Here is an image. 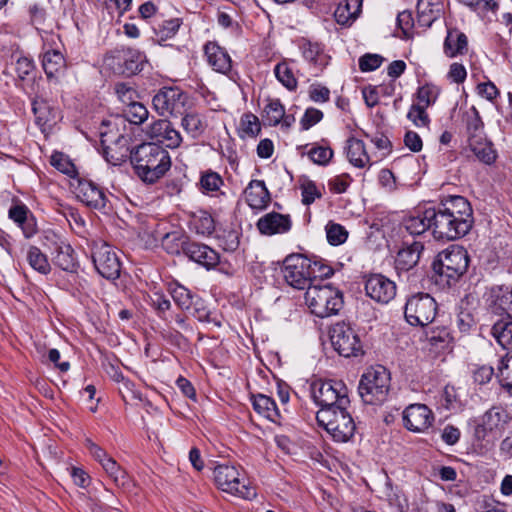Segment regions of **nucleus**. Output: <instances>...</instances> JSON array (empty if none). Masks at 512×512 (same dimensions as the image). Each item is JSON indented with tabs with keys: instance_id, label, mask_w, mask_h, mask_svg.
Returning a JSON list of instances; mask_svg holds the SVG:
<instances>
[{
	"instance_id": "f257e3e1",
	"label": "nucleus",
	"mask_w": 512,
	"mask_h": 512,
	"mask_svg": "<svg viewBox=\"0 0 512 512\" xmlns=\"http://www.w3.org/2000/svg\"><path fill=\"white\" fill-rule=\"evenodd\" d=\"M432 235L436 240L450 241L465 236L473 225L470 203L462 196H451L438 207L428 208Z\"/></svg>"
},
{
	"instance_id": "f03ea898",
	"label": "nucleus",
	"mask_w": 512,
	"mask_h": 512,
	"mask_svg": "<svg viewBox=\"0 0 512 512\" xmlns=\"http://www.w3.org/2000/svg\"><path fill=\"white\" fill-rule=\"evenodd\" d=\"M136 175L145 183L157 182L169 170V153L156 143H143L130 152Z\"/></svg>"
},
{
	"instance_id": "7ed1b4c3",
	"label": "nucleus",
	"mask_w": 512,
	"mask_h": 512,
	"mask_svg": "<svg viewBox=\"0 0 512 512\" xmlns=\"http://www.w3.org/2000/svg\"><path fill=\"white\" fill-rule=\"evenodd\" d=\"M162 246L170 254L183 252L190 260L210 269L220 261L218 252L209 246L188 241L178 232L166 233L162 238Z\"/></svg>"
},
{
	"instance_id": "20e7f679",
	"label": "nucleus",
	"mask_w": 512,
	"mask_h": 512,
	"mask_svg": "<svg viewBox=\"0 0 512 512\" xmlns=\"http://www.w3.org/2000/svg\"><path fill=\"white\" fill-rule=\"evenodd\" d=\"M305 302L311 313L320 318L337 315L344 303L342 292L322 280L308 286Z\"/></svg>"
},
{
	"instance_id": "39448f33",
	"label": "nucleus",
	"mask_w": 512,
	"mask_h": 512,
	"mask_svg": "<svg viewBox=\"0 0 512 512\" xmlns=\"http://www.w3.org/2000/svg\"><path fill=\"white\" fill-rule=\"evenodd\" d=\"M390 373L381 365L368 368L361 376L358 391L365 404L379 405L387 400L390 391Z\"/></svg>"
},
{
	"instance_id": "423d86ee",
	"label": "nucleus",
	"mask_w": 512,
	"mask_h": 512,
	"mask_svg": "<svg viewBox=\"0 0 512 512\" xmlns=\"http://www.w3.org/2000/svg\"><path fill=\"white\" fill-rule=\"evenodd\" d=\"M469 255L465 248L451 245L440 252L433 263L434 272L447 285L455 283L468 269Z\"/></svg>"
},
{
	"instance_id": "0eeeda50",
	"label": "nucleus",
	"mask_w": 512,
	"mask_h": 512,
	"mask_svg": "<svg viewBox=\"0 0 512 512\" xmlns=\"http://www.w3.org/2000/svg\"><path fill=\"white\" fill-rule=\"evenodd\" d=\"M349 405H342L335 409H320L316 419L336 442L349 441L356 430L355 422L348 411Z\"/></svg>"
},
{
	"instance_id": "6e6552de",
	"label": "nucleus",
	"mask_w": 512,
	"mask_h": 512,
	"mask_svg": "<svg viewBox=\"0 0 512 512\" xmlns=\"http://www.w3.org/2000/svg\"><path fill=\"white\" fill-rule=\"evenodd\" d=\"M510 413L502 406H492L484 414L474 419V437L486 445L494 444L511 421Z\"/></svg>"
},
{
	"instance_id": "1a4fd4ad",
	"label": "nucleus",
	"mask_w": 512,
	"mask_h": 512,
	"mask_svg": "<svg viewBox=\"0 0 512 512\" xmlns=\"http://www.w3.org/2000/svg\"><path fill=\"white\" fill-rule=\"evenodd\" d=\"M311 396L320 409L332 410L350 405L348 389L342 381H315L311 385Z\"/></svg>"
},
{
	"instance_id": "9d476101",
	"label": "nucleus",
	"mask_w": 512,
	"mask_h": 512,
	"mask_svg": "<svg viewBox=\"0 0 512 512\" xmlns=\"http://www.w3.org/2000/svg\"><path fill=\"white\" fill-rule=\"evenodd\" d=\"M213 475L216 485L224 492L238 495L248 500L256 497L255 488L250 486L237 467L221 464L214 468Z\"/></svg>"
},
{
	"instance_id": "9b49d317",
	"label": "nucleus",
	"mask_w": 512,
	"mask_h": 512,
	"mask_svg": "<svg viewBox=\"0 0 512 512\" xmlns=\"http://www.w3.org/2000/svg\"><path fill=\"white\" fill-rule=\"evenodd\" d=\"M283 276L291 287L307 290L316 282L317 265L300 255L289 256L284 261Z\"/></svg>"
},
{
	"instance_id": "f8f14e48",
	"label": "nucleus",
	"mask_w": 512,
	"mask_h": 512,
	"mask_svg": "<svg viewBox=\"0 0 512 512\" xmlns=\"http://www.w3.org/2000/svg\"><path fill=\"white\" fill-rule=\"evenodd\" d=\"M436 313L437 303L426 293L411 296L404 308L405 319L412 326H427L433 322Z\"/></svg>"
},
{
	"instance_id": "ddd939ff",
	"label": "nucleus",
	"mask_w": 512,
	"mask_h": 512,
	"mask_svg": "<svg viewBox=\"0 0 512 512\" xmlns=\"http://www.w3.org/2000/svg\"><path fill=\"white\" fill-rule=\"evenodd\" d=\"M187 94L178 87H163L153 97L152 103L161 116H178L185 111Z\"/></svg>"
},
{
	"instance_id": "4468645a",
	"label": "nucleus",
	"mask_w": 512,
	"mask_h": 512,
	"mask_svg": "<svg viewBox=\"0 0 512 512\" xmlns=\"http://www.w3.org/2000/svg\"><path fill=\"white\" fill-rule=\"evenodd\" d=\"M333 348L344 357L363 354L362 343L358 334L345 324H336L330 332Z\"/></svg>"
},
{
	"instance_id": "2eb2a0df",
	"label": "nucleus",
	"mask_w": 512,
	"mask_h": 512,
	"mask_svg": "<svg viewBox=\"0 0 512 512\" xmlns=\"http://www.w3.org/2000/svg\"><path fill=\"white\" fill-rule=\"evenodd\" d=\"M92 260L95 269L103 278L115 280L120 276V260L108 244L95 243L92 249Z\"/></svg>"
},
{
	"instance_id": "dca6fc26",
	"label": "nucleus",
	"mask_w": 512,
	"mask_h": 512,
	"mask_svg": "<svg viewBox=\"0 0 512 512\" xmlns=\"http://www.w3.org/2000/svg\"><path fill=\"white\" fill-rule=\"evenodd\" d=\"M486 308L494 314L512 317V286L494 285L483 294Z\"/></svg>"
},
{
	"instance_id": "f3484780",
	"label": "nucleus",
	"mask_w": 512,
	"mask_h": 512,
	"mask_svg": "<svg viewBox=\"0 0 512 512\" xmlns=\"http://www.w3.org/2000/svg\"><path fill=\"white\" fill-rule=\"evenodd\" d=\"M48 247L52 250L53 262L64 271L72 272L76 269V259L71 245L61 236L48 232L45 236Z\"/></svg>"
},
{
	"instance_id": "a211bd4d",
	"label": "nucleus",
	"mask_w": 512,
	"mask_h": 512,
	"mask_svg": "<svg viewBox=\"0 0 512 512\" xmlns=\"http://www.w3.org/2000/svg\"><path fill=\"white\" fill-rule=\"evenodd\" d=\"M76 197L86 206L105 211L107 208L108 198L101 187L89 179H77L75 186Z\"/></svg>"
},
{
	"instance_id": "6ab92c4d",
	"label": "nucleus",
	"mask_w": 512,
	"mask_h": 512,
	"mask_svg": "<svg viewBox=\"0 0 512 512\" xmlns=\"http://www.w3.org/2000/svg\"><path fill=\"white\" fill-rule=\"evenodd\" d=\"M365 291L374 301L387 304L396 295V284L382 274H372L365 281Z\"/></svg>"
},
{
	"instance_id": "aec40b11",
	"label": "nucleus",
	"mask_w": 512,
	"mask_h": 512,
	"mask_svg": "<svg viewBox=\"0 0 512 512\" xmlns=\"http://www.w3.org/2000/svg\"><path fill=\"white\" fill-rule=\"evenodd\" d=\"M147 135L168 148L174 149L182 143V136L167 119L153 122L146 131Z\"/></svg>"
},
{
	"instance_id": "412c9836",
	"label": "nucleus",
	"mask_w": 512,
	"mask_h": 512,
	"mask_svg": "<svg viewBox=\"0 0 512 512\" xmlns=\"http://www.w3.org/2000/svg\"><path fill=\"white\" fill-rule=\"evenodd\" d=\"M403 421L408 430L422 432L432 424L433 415L426 405L412 404L404 410Z\"/></svg>"
},
{
	"instance_id": "4be33fe9",
	"label": "nucleus",
	"mask_w": 512,
	"mask_h": 512,
	"mask_svg": "<svg viewBox=\"0 0 512 512\" xmlns=\"http://www.w3.org/2000/svg\"><path fill=\"white\" fill-rule=\"evenodd\" d=\"M257 228L264 235L286 233L291 229V219L288 215L267 213L258 220Z\"/></svg>"
},
{
	"instance_id": "5701e85b",
	"label": "nucleus",
	"mask_w": 512,
	"mask_h": 512,
	"mask_svg": "<svg viewBox=\"0 0 512 512\" xmlns=\"http://www.w3.org/2000/svg\"><path fill=\"white\" fill-rule=\"evenodd\" d=\"M207 61L212 68L219 73L228 74L232 68L229 54L214 42H209L204 47Z\"/></svg>"
},
{
	"instance_id": "b1692460",
	"label": "nucleus",
	"mask_w": 512,
	"mask_h": 512,
	"mask_svg": "<svg viewBox=\"0 0 512 512\" xmlns=\"http://www.w3.org/2000/svg\"><path fill=\"white\" fill-rule=\"evenodd\" d=\"M424 249L421 242L414 241L400 249L395 258V268L398 272H406L415 267L420 259V255Z\"/></svg>"
},
{
	"instance_id": "393cba45",
	"label": "nucleus",
	"mask_w": 512,
	"mask_h": 512,
	"mask_svg": "<svg viewBox=\"0 0 512 512\" xmlns=\"http://www.w3.org/2000/svg\"><path fill=\"white\" fill-rule=\"evenodd\" d=\"M248 205L253 209H263L270 201L264 181L252 180L244 191Z\"/></svg>"
},
{
	"instance_id": "a878e982",
	"label": "nucleus",
	"mask_w": 512,
	"mask_h": 512,
	"mask_svg": "<svg viewBox=\"0 0 512 512\" xmlns=\"http://www.w3.org/2000/svg\"><path fill=\"white\" fill-rule=\"evenodd\" d=\"M469 147L475 157L483 164L492 165L498 157L493 143L481 137H477L476 134L470 137Z\"/></svg>"
},
{
	"instance_id": "bb28decb",
	"label": "nucleus",
	"mask_w": 512,
	"mask_h": 512,
	"mask_svg": "<svg viewBox=\"0 0 512 512\" xmlns=\"http://www.w3.org/2000/svg\"><path fill=\"white\" fill-rule=\"evenodd\" d=\"M363 0H344L334 12L335 20L343 26H350L359 16Z\"/></svg>"
},
{
	"instance_id": "cd10ccee",
	"label": "nucleus",
	"mask_w": 512,
	"mask_h": 512,
	"mask_svg": "<svg viewBox=\"0 0 512 512\" xmlns=\"http://www.w3.org/2000/svg\"><path fill=\"white\" fill-rule=\"evenodd\" d=\"M42 66L48 78L58 77L66 69V61L58 50H49L43 54Z\"/></svg>"
},
{
	"instance_id": "c85d7f7f",
	"label": "nucleus",
	"mask_w": 512,
	"mask_h": 512,
	"mask_svg": "<svg viewBox=\"0 0 512 512\" xmlns=\"http://www.w3.org/2000/svg\"><path fill=\"white\" fill-rule=\"evenodd\" d=\"M467 45V36L463 32L457 29L448 30L444 41V53L448 57L462 55L467 51Z\"/></svg>"
},
{
	"instance_id": "c756f323",
	"label": "nucleus",
	"mask_w": 512,
	"mask_h": 512,
	"mask_svg": "<svg viewBox=\"0 0 512 512\" xmlns=\"http://www.w3.org/2000/svg\"><path fill=\"white\" fill-rule=\"evenodd\" d=\"M32 111L35 115L36 124L45 131L50 128L56 120V111L43 99H35L32 102Z\"/></svg>"
},
{
	"instance_id": "7c9ffc66",
	"label": "nucleus",
	"mask_w": 512,
	"mask_h": 512,
	"mask_svg": "<svg viewBox=\"0 0 512 512\" xmlns=\"http://www.w3.org/2000/svg\"><path fill=\"white\" fill-rule=\"evenodd\" d=\"M347 158L357 168H364L370 163V157L365 150L364 142L355 137L347 140Z\"/></svg>"
},
{
	"instance_id": "2f4dec72",
	"label": "nucleus",
	"mask_w": 512,
	"mask_h": 512,
	"mask_svg": "<svg viewBox=\"0 0 512 512\" xmlns=\"http://www.w3.org/2000/svg\"><path fill=\"white\" fill-rule=\"evenodd\" d=\"M252 405L259 415H262L271 422H277L279 420L280 413L272 398L263 394H258L252 397Z\"/></svg>"
},
{
	"instance_id": "473e14b6",
	"label": "nucleus",
	"mask_w": 512,
	"mask_h": 512,
	"mask_svg": "<svg viewBox=\"0 0 512 512\" xmlns=\"http://www.w3.org/2000/svg\"><path fill=\"white\" fill-rule=\"evenodd\" d=\"M127 144V138L120 135L115 143V148L112 146H105L103 153L107 162L116 166L122 164L128 157L130 158L131 151Z\"/></svg>"
},
{
	"instance_id": "72a5a7b5",
	"label": "nucleus",
	"mask_w": 512,
	"mask_h": 512,
	"mask_svg": "<svg viewBox=\"0 0 512 512\" xmlns=\"http://www.w3.org/2000/svg\"><path fill=\"white\" fill-rule=\"evenodd\" d=\"M492 335L504 349L512 348V317L497 321L492 327Z\"/></svg>"
},
{
	"instance_id": "f704fd0d",
	"label": "nucleus",
	"mask_w": 512,
	"mask_h": 512,
	"mask_svg": "<svg viewBox=\"0 0 512 512\" xmlns=\"http://www.w3.org/2000/svg\"><path fill=\"white\" fill-rule=\"evenodd\" d=\"M428 209L423 212H418L404 219L403 226L411 235H420L426 230L432 232L431 221L426 219L428 217Z\"/></svg>"
},
{
	"instance_id": "c9c22d12",
	"label": "nucleus",
	"mask_w": 512,
	"mask_h": 512,
	"mask_svg": "<svg viewBox=\"0 0 512 512\" xmlns=\"http://www.w3.org/2000/svg\"><path fill=\"white\" fill-rule=\"evenodd\" d=\"M301 50L305 60L311 64L320 68L328 64V56L324 53V50L320 44L304 42L301 45Z\"/></svg>"
},
{
	"instance_id": "e433bc0d",
	"label": "nucleus",
	"mask_w": 512,
	"mask_h": 512,
	"mask_svg": "<svg viewBox=\"0 0 512 512\" xmlns=\"http://www.w3.org/2000/svg\"><path fill=\"white\" fill-rule=\"evenodd\" d=\"M26 260L33 270L42 275H47L51 271V265L47 256L36 246H29Z\"/></svg>"
},
{
	"instance_id": "4c0bfd02",
	"label": "nucleus",
	"mask_w": 512,
	"mask_h": 512,
	"mask_svg": "<svg viewBox=\"0 0 512 512\" xmlns=\"http://www.w3.org/2000/svg\"><path fill=\"white\" fill-rule=\"evenodd\" d=\"M181 126L192 139H197L206 129V124L202 117L193 112L187 113L182 117Z\"/></svg>"
},
{
	"instance_id": "58836bf2",
	"label": "nucleus",
	"mask_w": 512,
	"mask_h": 512,
	"mask_svg": "<svg viewBox=\"0 0 512 512\" xmlns=\"http://www.w3.org/2000/svg\"><path fill=\"white\" fill-rule=\"evenodd\" d=\"M285 108L279 99H270L265 105L262 118L266 125L276 126L283 119Z\"/></svg>"
},
{
	"instance_id": "ea45409f",
	"label": "nucleus",
	"mask_w": 512,
	"mask_h": 512,
	"mask_svg": "<svg viewBox=\"0 0 512 512\" xmlns=\"http://www.w3.org/2000/svg\"><path fill=\"white\" fill-rule=\"evenodd\" d=\"M191 226L199 235H210L215 229L214 219L206 211L195 213L191 220Z\"/></svg>"
},
{
	"instance_id": "a19ab883",
	"label": "nucleus",
	"mask_w": 512,
	"mask_h": 512,
	"mask_svg": "<svg viewBox=\"0 0 512 512\" xmlns=\"http://www.w3.org/2000/svg\"><path fill=\"white\" fill-rule=\"evenodd\" d=\"M191 314L200 322L211 323L216 327L221 326V321L205 306L200 299H195L192 308L189 310Z\"/></svg>"
},
{
	"instance_id": "79ce46f5",
	"label": "nucleus",
	"mask_w": 512,
	"mask_h": 512,
	"mask_svg": "<svg viewBox=\"0 0 512 512\" xmlns=\"http://www.w3.org/2000/svg\"><path fill=\"white\" fill-rule=\"evenodd\" d=\"M123 116L130 123L140 125L148 119L149 112L142 103L135 101L126 106L123 110Z\"/></svg>"
},
{
	"instance_id": "37998d69",
	"label": "nucleus",
	"mask_w": 512,
	"mask_h": 512,
	"mask_svg": "<svg viewBox=\"0 0 512 512\" xmlns=\"http://www.w3.org/2000/svg\"><path fill=\"white\" fill-rule=\"evenodd\" d=\"M274 73L277 80L288 90L292 91L296 89L297 80L287 62L278 63L274 68Z\"/></svg>"
},
{
	"instance_id": "c03bdc74",
	"label": "nucleus",
	"mask_w": 512,
	"mask_h": 512,
	"mask_svg": "<svg viewBox=\"0 0 512 512\" xmlns=\"http://www.w3.org/2000/svg\"><path fill=\"white\" fill-rule=\"evenodd\" d=\"M170 294L179 308L190 310L194 303L193 294L184 286L176 284L170 289Z\"/></svg>"
},
{
	"instance_id": "a18cd8bd",
	"label": "nucleus",
	"mask_w": 512,
	"mask_h": 512,
	"mask_svg": "<svg viewBox=\"0 0 512 512\" xmlns=\"http://www.w3.org/2000/svg\"><path fill=\"white\" fill-rule=\"evenodd\" d=\"M326 237L329 244L338 246L343 244L348 237V231L342 225L329 221L325 227Z\"/></svg>"
},
{
	"instance_id": "49530a36",
	"label": "nucleus",
	"mask_w": 512,
	"mask_h": 512,
	"mask_svg": "<svg viewBox=\"0 0 512 512\" xmlns=\"http://www.w3.org/2000/svg\"><path fill=\"white\" fill-rule=\"evenodd\" d=\"M439 95L438 87L425 84L418 88L416 93L417 105L428 108L432 105Z\"/></svg>"
},
{
	"instance_id": "de8ad7c7",
	"label": "nucleus",
	"mask_w": 512,
	"mask_h": 512,
	"mask_svg": "<svg viewBox=\"0 0 512 512\" xmlns=\"http://www.w3.org/2000/svg\"><path fill=\"white\" fill-rule=\"evenodd\" d=\"M181 26V20L179 18H173L162 21L155 28L154 31L158 36L159 40H167L172 38Z\"/></svg>"
},
{
	"instance_id": "09e8293b",
	"label": "nucleus",
	"mask_w": 512,
	"mask_h": 512,
	"mask_svg": "<svg viewBox=\"0 0 512 512\" xmlns=\"http://www.w3.org/2000/svg\"><path fill=\"white\" fill-rule=\"evenodd\" d=\"M102 467L117 486H124L126 484L127 474L113 458L110 457L106 460Z\"/></svg>"
},
{
	"instance_id": "8fccbe9b",
	"label": "nucleus",
	"mask_w": 512,
	"mask_h": 512,
	"mask_svg": "<svg viewBox=\"0 0 512 512\" xmlns=\"http://www.w3.org/2000/svg\"><path fill=\"white\" fill-rule=\"evenodd\" d=\"M223 185V179L221 176L213 171H206L202 173L200 178V186L203 192L210 193L220 189Z\"/></svg>"
},
{
	"instance_id": "3c124183",
	"label": "nucleus",
	"mask_w": 512,
	"mask_h": 512,
	"mask_svg": "<svg viewBox=\"0 0 512 512\" xmlns=\"http://www.w3.org/2000/svg\"><path fill=\"white\" fill-rule=\"evenodd\" d=\"M308 156L313 163L326 166L333 157V150L330 147L315 146L309 150Z\"/></svg>"
},
{
	"instance_id": "603ef678",
	"label": "nucleus",
	"mask_w": 512,
	"mask_h": 512,
	"mask_svg": "<svg viewBox=\"0 0 512 512\" xmlns=\"http://www.w3.org/2000/svg\"><path fill=\"white\" fill-rule=\"evenodd\" d=\"M466 127L469 135V141L470 137H473L474 134H476L477 137H480V133L483 130V122L475 107H472L470 112L467 113Z\"/></svg>"
},
{
	"instance_id": "864d4df0",
	"label": "nucleus",
	"mask_w": 512,
	"mask_h": 512,
	"mask_svg": "<svg viewBox=\"0 0 512 512\" xmlns=\"http://www.w3.org/2000/svg\"><path fill=\"white\" fill-rule=\"evenodd\" d=\"M145 56L140 52H129L124 58L125 71L135 74L143 69Z\"/></svg>"
},
{
	"instance_id": "5fc2aeb1",
	"label": "nucleus",
	"mask_w": 512,
	"mask_h": 512,
	"mask_svg": "<svg viewBox=\"0 0 512 512\" xmlns=\"http://www.w3.org/2000/svg\"><path fill=\"white\" fill-rule=\"evenodd\" d=\"M51 164L62 173L73 177L76 173L75 166L62 153H54L51 156Z\"/></svg>"
},
{
	"instance_id": "6e6d98bb",
	"label": "nucleus",
	"mask_w": 512,
	"mask_h": 512,
	"mask_svg": "<svg viewBox=\"0 0 512 512\" xmlns=\"http://www.w3.org/2000/svg\"><path fill=\"white\" fill-rule=\"evenodd\" d=\"M302 191V202L305 205H310L317 198L321 197V192L317 188L316 184L313 181L307 180L301 185Z\"/></svg>"
},
{
	"instance_id": "4d7b16f0",
	"label": "nucleus",
	"mask_w": 512,
	"mask_h": 512,
	"mask_svg": "<svg viewBox=\"0 0 512 512\" xmlns=\"http://www.w3.org/2000/svg\"><path fill=\"white\" fill-rule=\"evenodd\" d=\"M425 107L419 106L417 104H413L407 114L408 119H410L416 126H427L429 123V117L426 113Z\"/></svg>"
},
{
	"instance_id": "13d9d810",
	"label": "nucleus",
	"mask_w": 512,
	"mask_h": 512,
	"mask_svg": "<svg viewBox=\"0 0 512 512\" xmlns=\"http://www.w3.org/2000/svg\"><path fill=\"white\" fill-rule=\"evenodd\" d=\"M115 92H116L119 100L125 106H128L135 102L137 93L131 86H129L125 83H118L115 85Z\"/></svg>"
},
{
	"instance_id": "bf43d9fd",
	"label": "nucleus",
	"mask_w": 512,
	"mask_h": 512,
	"mask_svg": "<svg viewBox=\"0 0 512 512\" xmlns=\"http://www.w3.org/2000/svg\"><path fill=\"white\" fill-rule=\"evenodd\" d=\"M383 58L378 54H366L359 59V68L363 72L376 70L381 63Z\"/></svg>"
},
{
	"instance_id": "052dcab7",
	"label": "nucleus",
	"mask_w": 512,
	"mask_h": 512,
	"mask_svg": "<svg viewBox=\"0 0 512 512\" xmlns=\"http://www.w3.org/2000/svg\"><path fill=\"white\" fill-rule=\"evenodd\" d=\"M352 178L349 174H342L329 180L328 185L334 193H344L349 187Z\"/></svg>"
},
{
	"instance_id": "680f3d73",
	"label": "nucleus",
	"mask_w": 512,
	"mask_h": 512,
	"mask_svg": "<svg viewBox=\"0 0 512 512\" xmlns=\"http://www.w3.org/2000/svg\"><path fill=\"white\" fill-rule=\"evenodd\" d=\"M243 131L249 136H256L261 128L258 118L253 114H246L242 118Z\"/></svg>"
},
{
	"instance_id": "e2e57ef3",
	"label": "nucleus",
	"mask_w": 512,
	"mask_h": 512,
	"mask_svg": "<svg viewBox=\"0 0 512 512\" xmlns=\"http://www.w3.org/2000/svg\"><path fill=\"white\" fill-rule=\"evenodd\" d=\"M323 117V113L315 108H308L301 119V126L304 130H308L318 123Z\"/></svg>"
},
{
	"instance_id": "0e129e2a",
	"label": "nucleus",
	"mask_w": 512,
	"mask_h": 512,
	"mask_svg": "<svg viewBox=\"0 0 512 512\" xmlns=\"http://www.w3.org/2000/svg\"><path fill=\"white\" fill-rule=\"evenodd\" d=\"M494 374V369L491 366H480L473 372V379L476 383L483 385L488 383Z\"/></svg>"
},
{
	"instance_id": "69168bd1",
	"label": "nucleus",
	"mask_w": 512,
	"mask_h": 512,
	"mask_svg": "<svg viewBox=\"0 0 512 512\" xmlns=\"http://www.w3.org/2000/svg\"><path fill=\"white\" fill-rule=\"evenodd\" d=\"M309 96L312 101L324 103L329 100L330 91L321 85H312L309 89Z\"/></svg>"
},
{
	"instance_id": "338daca9",
	"label": "nucleus",
	"mask_w": 512,
	"mask_h": 512,
	"mask_svg": "<svg viewBox=\"0 0 512 512\" xmlns=\"http://www.w3.org/2000/svg\"><path fill=\"white\" fill-rule=\"evenodd\" d=\"M85 446L89 450L90 454L94 457L96 461H98L101 466L103 463L110 458L108 454L97 444H95L92 440L86 439Z\"/></svg>"
},
{
	"instance_id": "774afa93",
	"label": "nucleus",
	"mask_w": 512,
	"mask_h": 512,
	"mask_svg": "<svg viewBox=\"0 0 512 512\" xmlns=\"http://www.w3.org/2000/svg\"><path fill=\"white\" fill-rule=\"evenodd\" d=\"M498 370L504 379L512 378V352L499 361Z\"/></svg>"
}]
</instances>
